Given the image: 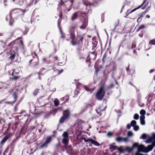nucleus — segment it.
I'll return each instance as SVG.
<instances>
[{
  "label": "nucleus",
  "instance_id": "52",
  "mask_svg": "<svg viewBox=\"0 0 155 155\" xmlns=\"http://www.w3.org/2000/svg\"><path fill=\"white\" fill-rule=\"evenodd\" d=\"M94 68L95 69V74L96 75H97V74L98 72V71L99 70V68L98 67H95L94 66Z\"/></svg>",
  "mask_w": 155,
  "mask_h": 155
},
{
  "label": "nucleus",
  "instance_id": "15",
  "mask_svg": "<svg viewBox=\"0 0 155 155\" xmlns=\"http://www.w3.org/2000/svg\"><path fill=\"white\" fill-rule=\"evenodd\" d=\"M144 15L145 14H143V12L138 15V17L137 19V22L139 23L141 22L142 20V18L144 16Z\"/></svg>",
  "mask_w": 155,
  "mask_h": 155
},
{
  "label": "nucleus",
  "instance_id": "17",
  "mask_svg": "<svg viewBox=\"0 0 155 155\" xmlns=\"http://www.w3.org/2000/svg\"><path fill=\"white\" fill-rule=\"evenodd\" d=\"M90 142L91 143L95 146H99L101 144L97 141L95 140L92 138L91 139Z\"/></svg>",
  "mask_w": 155,
  "mask_h": 155
},
{
  "label": "nucleus",
  "instance_id": "63",
  "mask_svg": "<svg viewBox=\"0 0 155 155\" xmlns=\"http://www.w3.org/2000/svg\"><path fill=\"white\" fill-rule=\"evenodd\" d=\"M113 135V133L110 132H108L107 133V135L108 137H111Z\"/></svg>",
  "mask_w": 155,
  "mask_h": 155
},
{
  "label": "nucleus",
  "instance_id": "42",
  "mask_svg": "<svg viewBox=\"0 0 155 155\" xmlns=\"http://www.w3.org/2000/svg\"><path fill=\"white\" fill-rule=\"evenodd\" d=\"M61 19H58V22H57L58 25V27L59 28V29H60V31H61V27H60V25L61 24Z\"/></svg>",
  "mask_w": 155,
  "mask_h": 155
},
{
  "label": "nucleus",
  "instance_id": "33",
  "mask_svg": "<svg viewBox=\"0 0 155 155\" xmlns=\"http://www.w3.org/2000/svg\"><path fill=\"white\" fill-rule=\"evenodd\" d=\"M54 104L55 106H58L59 104V101L57 99H55L54 101Z\"/></svg>",
  "mask_w": 155,
  "mask_h": 155
},
{
  "label": "nucleus",
  "instance_id": "16",
  "mask_svg": "<svg viewBox=\"0 0 155 155\" xmlns=\"http://www.w3.org/2000/svg\"><path fill=\"white\" fill-rule=\"evenodd\" d=\"M69 141L68 138H63L62 140V142L65 146L67 145Z\"/></svg>",
  "mask_w": 155,
  "mask_h": 155
},
{
  "label": "nucleus",
  "instance_id": "29",
  "mask_svg": "<svg viewBox=\"0 0 155 155\" xmlns=\"http://www.w3.org/2000/svg\"><path fill=\"white\" fill-rule=\"evenodd\" d=\"M84 122V121L82 120L78 119V120L76 121V124L77 125H80L83 123Z\"/></svg>",
  "mask_w": 155,
  "mask_h": 155
},
{
  "label": "nucleus",
  "instance_id": "53",
  "mask_svg": "<svg viewBox=\"0 0 155 155\" xmlns=\"http://www.w3.org/2000/svg\"><path fill=\"white\" fill-rule=\"evenodd\" d=\"M126 150L128 152H130L133 150V148H130L127 147H126Z\"/></svg>",
  "mask_w": 155,
  "mask_h": 155
},
{
  "label": "nucleus",
  "instance_id": "46",
  "mask_svg": "<svg viewBox=\"0 0 155 155\" xmlns=\"http://www.w3.org/2000/svg\"><path fill=\"white\" fill-rule=\"evenodd\" d=\"M39 89H37L35 90L33 92V94L34 96H36L38 94L39 92Z\"/></svg>",
  "mask_w": 155,
  "mask_h": 155
},
{
  "label": "nucleus",
  "instance_id": "51",
  "mask_svg": "<svg viewBox=\"0 0 155 155\" xmlns=\"http://www.w3.org/2000/svg\"><path fill=\"white\" fill-rule=\"evenodd\" d=\"M59 149L62 151H64L66 150V147L64 145V146H61Z\"/></svg>",
  "mask_w": 155,
  "mask_h": 155
},
{
  "label": "nucleus",
  "instance_id": "61",
  "mask_svg": "<svg viewBox=\"0 0 155 155\" xmlns=\"http://www.w3.org/2000/svg\"><path fill=\"white\" fill-rule=\"evenodd\" d=\"M114 87V84L113 83H111L107 87L108 89H110Z\"/></svg>",
  "mask_w": 155,
  "mask_h": 155
},
{
  "label": "nucleus",
  "instance_id": "40",
  "mask_svg": "<svg viewBox=\"0 0 155 155\" xmlns=\"http://www.w3.org/2000/svg\"><path fill=\"white\" fill-rule=\"evenodd\" d=\"M116 141L117 142H121L122 141V137H117L115 139Z\"/></svg>",
  "mask_w": 155,
  "mask_h": 155
},
{
  "label": "nucleus",
  "instance_id": "6",
  "mask_svg": "<svg viewBox=\"0 0 155 155\" xmlns=\"http://www.w3.org/2000/svg\"><path fill=\"white\" fill-rule=\"evenodd\" d=\"M78 27V25L77 23H74L71 24L69 28V32L70 36L75 34L74 30Z\"/></svg>",
  "mask_w": 155,
  "mask_h": 155
},
{
  "label": "nucleus",
  "instance_id": "10",
  "mask_svg": "<svg viewBox=\"0 0 155 155\" xmlns=\"http://www.w3.org/2000/svg\"><path fill=\"white\" fill-rule=\"evenodd\" d=\"M86 14L85 13H80L79 12H77L74 13L71 16V19L72 21H73L78 18V15L79 14Z\"/></svg>",
  "mask_w": 155,
  "mask_h": 155
},
{
  "label": "nucleus",
  "instance_id": "22",
  "mask_svg": "<svg viewBox=\"0 0 155 155\" xmlns=\"http://www.w3.org/2000/svg\"><path fill=\"white\" fill-rule=\"evenodd\" d=\"M145 118L144 116H140V123L142 125H144L145 124Z\"/></svg>",
  "mask_w": 155,
  "mask_h": 155
},
{
  "label": "nucleus",
  "instance_id": "30",
  "mask_svg": "<svg viewBox=\"0 0 155 155\" xmlns=\"http://www.w3.org/2000/svg\"><path fill=\"white\" fill-rule=\"evenodd\" d=\"M145 25H143V24L141 25L137 30L136 31L138 32L139 31H140V30L145 28Z\"/></svg>",
  "mask_w": 155,
  "mask_h": 155
},
{
  "label": "nucleus",
  "instance_id": "12",
  "mask_svg": "<svg viewBox=\"0 0 155 155\" xmlns=\"http://www.w3.org/2000/svg\"><path fill=\"white\" fill-rule=\"evenodd\" d=\"M11 71H12L11 75L13 77V80H17L19 78V77L17 76L18 72L15 71V70L13 69H12Z\"/></svg>",
  "mask_w": 155,
  "mask_h": 155
},
{
  "label": "nucleus",
  "instance_id": "57",
  "mask_svg": "<svg viewBox=\"0 0 155 155\" xmlns=\"http://www.w3.org/2000/svg\"><path fill=\"white\" fill-rule=\"evenodd\" d=\"M133 135V133L131 131H130L127 133V136L128 137L132 136Z\"/></svg>",
  "mask_w": 155,
  "mask_h": 155
},
{
  "label": "nucleus",
  "instance_id": "18",
  "mask_svg": "<svg viewBox=\"0 0 155 155\" xmlns=\"http://www.w3.org/2000/svg\"><path fill=\"white\" fill-rule=\"evenodd\" d=\"M12 96L13 97L14 100L13 102L15 103L16 102L18 98V93L16 92H14L12 94Z\"/></svg>",
  "mask_w": 155,
  "mask_h": 155
},
{
  "label": "nucleus",
  "instance_id": "58",
  "mask_svg": "<svg viewBox=\"0 0 155 155\" xmlns=\"http://www.w3.org/2000/svg\"><path fill=\"white\" fill-rule=\"evenodd\" d=\"M15 42L13 41H12L8 45V46L9 47H12L14 44Z\"/></svg>",
  "mask_w": 155,
  "mask_h": 155
},
{
  "label": "nucleus",
  "instance_id": "4",
  "mask_svg": "<svg viewBox=\"0 0 155 155\" xmlns=\"http://www.w3.org/2000/svg\"><path fill=\"white\" fill-rule=\"evenodd\" d=\"M71 111L69 109L63 111L62 115L59 120L60 124L63 123L65 121L68 120L70 117Z\"/></svg>",
  "mask_w": 155,
  "mask_h": 155
},
{
  "label": "nucleus",
  "instance_id": "44",
  "mask_svg": "<svg viewBox=\"0 0 155 155\" xmlns=\"http://www.w3.org/2000/svg\"><path fill=\"white\" fill-rule=\"evenodd\" d=\"M131 126L134 127L136 125L137 122L135 120H132L130 123Z\"/></svg>",
  "mask_w": 155,
  "mask_h": 155
},
{
  "label": "nucleus",
  "instance_id": "24",
  "mask_svg": "<svg viewBox=\"0 0 155 155\" xmlns=\"http://www.w3.org/2000/svg\"><path fill=\"white\" fill-rule=\"evenodd\" d=\"M54 71L57 72V74L55 75V76L60 74L64 71V70L63 69H61L60 71H59L57 69H54Z\"/></svg>",
  "mask_w": 155,
  "mask_h": 155
},
{
  "label": "nucleus",
  "instance_id": "43",
  "mask_svg": "<svg viewBox=\"0 0 155 155\" xmlns=\"http://www.w3.org/2000/svg\"><path fill=\"white\" fill-rule=\"evenodd\" d=\"M141 151L140 149V148H139V150L136 152L135 155H148V154H143L140 153V152Z\"/></svg>",
  "mask_w": 155,
  "mask_h": 155
},
{
  "label": "nucleus",
  "instance_id": "13",
  "mask_svg": "<svg viewBox=\"0 0 155 155\" xmlns=\"http://www.w3.org/2000/svg\"><path fill=\"white\" fill-rule=\"evenodd\" d=\"M147 0H144L141 5L138 6V8H141V9H145L147 6L148 5L149 3V2L148 1L146 3Z\"/></svg>",
  "mask_w": 155,
  "mask_h": 155
},
{
  "label": "nucleus",
  "instance_id": "59",
  "mask_svg": "<svg viewBox=\"0 0 155 155\" xmlns=\"http://www.w3.org/2000/svg\"><path fill=\"white\" fill-rule=\"evenodd\" d=\"M59 19H61V20L62 18V13L61 10L59 14Z\"/></svg>",
  "mask_w": 155,
  "mask_h": 155
},
{
  "label": "nucleus",
  "instance_id": "2",
  "mask_svg": "<svg viewBox=\"0 0 155 155\" xmlns=\"http://www.w3.org/2000/svg\"><path fill=\"white\" fill-rule=\"evenodd\" d=\"M105 85L104 84H101L95 94V97L99 101L102 100L105 94L104 88Z\"/></svg>",
  "mask_w": 155,
  "mask_h": 155
},
{
  "label": "nucleus",
  "instance_id": "56",
  "mask_svg": "<svg viewBox=\"0 0 155 155\" xmlns=\"http://www.w3.org/2000/svg\"><path fill=\"white\" fill-rule=\"evenodd\" d=\"M129 141V139L127 137L123 138L122 137V141L127 142Z\"/></svg>",
  "mask_w": 155,
  "mask_h": 155
},
{
  "label": "nucleus",
  "instance_id": "35",
  "mask_svg": "<svg viewBox=\"0 0 155 155\" xmlns=\"http://www.w3.org/2000/svg\"><path fill=\"white\" fill-rule=\"evenodd\" d=\"M19 104V103L18 102L15 106L14 109V112H16L17 111L18 106Z\"/></svg>",
  "mask_w": 155,
  "mask_h": 155
},
{
  "label": "nucleus",
  "instance_id": "36",
  "mask_svg": "<svg viewBox=\"0 0 155 155\" xmlns=\"http://www.w3.org/2000/svg\"><path fill=\"white\" fill-rule=\"evenodd\" d=\"M62 136L63 137V138H68V134L67 132H64Z\"/></svg>",
  "mask_w": 155,
  "mask_h": 155
},
{
  "label": "nucleus",
  "instance_id": "7",
  "mask_svg": "<svg viewBox=\"0 0 155 155\" xmlns=\"http://www.w3.org/2000/svg\"><path fill=\"white\" fill-rule=\"evenodd\" d=\"M10 56L8 57V59L11 60V62L12 63L15 62H17V60H15L16 56V53L14 50H11L8 53Z\"/></svg>",
  "mask_w": 155,
  "mask_h": 155
},
{
  "label": "nucleus",
  "instance_id": "5",
  "mask_svg": "<svg viewBox=\"0 0 155 155\" xmlns=\"http://www.w3.org/2000/svg\"><path fill=\"white\" fill-rule=\"evenodd\" d=\"M32 58L30 59L29 62V65L35 66L38 64L39 59L38 55L34 51L31 53Z\"/></svg>",
  "mask_w": 155,
  "mask_h": 155
},
{
  "label": "nucleus",
  "instance_id": "41",
  "mask_svg": "<svg viewBox=\"0 0 155 155\" xmlns=\"http://www.w3.org/2000/svg\"><path fill=\"white\" fill-rule=\"evenodd\" d=\"M65 146L66 147V150L70 151H71L72 150V148L71 145H68L66 146Z\"/></svg>",
  "mask_w": 155,
  "mask_h": 155
},
{
  "label": "nucleus",
  "instance_id": "62",
  "mask_svg": "<svg viewBox=\"0 0 155 155\" xmlns=\"http://www.w3.org/2000/svg\"><path fill=\"white\" fill-rule=\"evenodd\" d=\"M83 4L86 6H88V5H90L91 4L89 2H84L83 3Z\"/></svg>",
  "mask_w": 155,
  "mask_h": 155
},
{
  "label": "nucleus",
  "instance_id": "45",
  "mask_svg": "<svg viewBox=\"0 0 155 155\" xmlns=\"http://www.w3.org/2000/svg\"><path fill=\"white\" fill-rule=\"evenodd\" d=\"M140 114L141 115V116H144L146 114V111L142 109L140 111Z\"/></svg>",
  "mask_w": 155,
  "mask_h": 155
},
{
  "label": "nucleus",
  "instance_id": "38",
  "mask_svg": "<svg viewBox=\"0 0 155 155\" xmlns=\"http://www.w3.org/2000/svg\"><path fill=\"white\" fill-rule=\"evenodd\" d=\"M61 146L60 143L59 141L58 142V143L56 145L55 148L56 150H59V148H60Z\"/></svg>",
  "mask_w": 155,
  "mask_h": 155
},
{
  "label": "nucleus",
  "instance_id": "3",
  "mask_svg": "<svg viewBox=\"0 0 155 155\" xmlns=\"http://www.w3.org/2000/svg\"><path fill=\"white\" fill-rule=\"evenodd\" d=\"M97 53L95 52V50L92 52H89L87 58V59L85 61V63L89 67L92 66L91 64V59L95 60L97 56Z\"/></svg>",
  "mask_w": 155,
  "mask_h": 155
},
{
  "label": "nucleus",
  "instance_id": "60",
  "mask_svg": "<svg viewBox=\"0 0 155 155\" xmlns=\"http://www.w3.org/2000/svg\"><path fill=\"white\" fill-rule=\"evenodd\" d=\"M141 138H142L143 139H145L147 138V135L145 134H143L142 135Z\"/></svg>",
  "mask_w": 155,
  "mask_h": 155
},
{
  "label": "nucleus",
  "instance_id": "9",
  "mask_svg": "<svg viewBox=\"0 0 155 155\" xmlns=\"http://www.w3.org/2000/svg\"><path fill=\"white\" fill-rule=\"evenodd\" d=\"M28 10L26 9L21 10L20 9L16 8L12 9L10 10V15H11L13 14L20 13L21 12H23L24 13L26 12Z\"/></svg>",
  "mask_w": 155,
  "mask_h": 155
},
{
  "label": "nucleus",
  "instance_id": "32",
  "mask_svg": "<svg viewBox=\"0 0 155 155\" xmlns=\"http://www.w3.org/2000/svg\"><path fill=\"white\" fill-rule=\"evenodd\" d=\"M91 138H89L88 139H87L85 137H81L80 139V140H84V142H89L91 140Z\"/></svg>",
  "mask_w": 155,
  "mask_h": 155
},
{
  "label": "nucleus",
  "instance_id": "11",
  "mask_svg": "<svg viewBox=\"0 0 155 155\" xmlns=\"http://www.w3.org/2000/svg\"><path fill=\"white\" fill-rule=\"evenodd\" d=\"M12 136V134L10 133H9L6 135L2 139L0 142V144L1 145H3L6 141Z\"/></svg>",
  "mask_w": 155,
  "mask_h": 155
},
{
  "label": "nucleus",
  "instance_id": "48",
  "mask_svg": "<svg viewBox=\"0 0 155 155\" xmlns=\"http://www.w3.org/2000/svg\"><path fill=\"white\" fill-rule=\"evenodd\" d=\"M9 23V25L10 26H13L14 25V20L13 19L11 18L10 20Z\"/></svg>",
  "mask_w": 155,
  "mask_h": 155
},
{
  "label": "nucleus",
  "instance_id": "28",
  "mask_svg": "<svg viewBox=\"0 0 155 155\" xmlns=\"http://www.w3.org/2000/svg\"><path fill=\"white\" fill-rule=\"evenodd\" d=\"M84 88L88 92H90V93H92V92L94 90V88L91 89L86 86H85L84 87Z\"/></svg>",
  "mask_w": 155,
  "mask_h": 155
},
{
  "label": "nucleus",
  "instance_id": "50",
  "mask_svg": "<svg viewBox=\"0 0 155 155\" xmlns=\"http://www.w3.org/2000/svg\"><path fill=\"white\" fill-rule=\"evenodd\" d=\"M51 58H52L53 59V61H57L58 60L59 58L57 56H55L54 57H52V56H51Z\"/></svg>",
  "mask_w": 155,
  "mask_h": 155
},
{
  "label": "nucleus",
  "instance_id": "34",
  "mask_svg": "<svg viewBox=\"0 0 155 155\" xmlns=\"http://www.w3.org/2000/svg\"><path fill=\"white\" fill-rule=\"evenodd\" d=\"M149 44L150 45H155V39H152L149 42Z\"/></svg>",
  "mask_w": 155,
  "mask_h": 155
},
{
  "label": "nucleus",
  "instance_id": "49",
  "mask_svg": "<svg viewBox=\"0 0 155 155\" xmlns=\"http://www.w3.org/2000/svg\"><path fill=\"white\" fill-rule=\"evenodd\" d=\"M5 104H10L12 106H13V104H15V103L13 101H6L5 102Z\"/></svg>",
  "mask_w": 155,
  "mask_h": 155
},
{
  "label": "nucleus",
  "instance_id": "64",
  "mask_svg": "<svg viewBox=\"0 0 155 155\" xmlns=\"http://www.w3.org/2000/svg\"><path fill=\"white\" fill-rule=\"evenodd\" d=\"M117 150H119L120 152H123L124 151V150L121 147L118 148H118H117Z\"/></svg>",
  "mask_w": 155,
  "mask_h": 155
},
{
  "label": "nucleus",
  "instance_id": "39",
  "mask_svg": "<svg viewBox=\"0 0 155 155\" xmlns=\"http://www.w3.org/2000/svg\"><path fill=\"white\" fill-rule=\"evenodd\" d=\"M57 51V49L56 48H54L53 51L52 52V53L51 55H50L49 56V58H51V56H52V55L54 54Z\"/></svg>",
  "mask_w": 155,
  "mask_h": 155
},
{
  "label": "nucleus",
  "instance_id": "37",
  "mask_svg": "<svg viewBox=\"0 0 155 155\" xmlns=\"http://www.w3.org/2000/svg\"><path fill=\"white\" fill-rule=\"evenodd\" d=\"M48 144L47 143L45 142L40 147V148L42 149L44 147H48Z\"/></svg>",
  "mask_w": 155,
  "mask_h": 155
},
{
  "label": "nucleus",
  "instance_id": "20",
  "mask_svg": "<svg viewBox=\"0 0 155 155\" xmlns=\"http://www.w3.org/2000/svg\"><path fill=\"white\" fill-rule=\"evenodd\" d=\"M87 23L86 21H83L82 25L80 27V29H84L87 26Z\"/></svg>",
  "mask_w": 155,
  "mask_h": 155
},
{
  "label": "nucleus",
  "instance_id": "25",
  "mask_svg": "<svg viewBox=\"0 0 155 155\" xmlns=\"http://www.w3.org/2000/svg\"><path fill=\"white\" fill-rule=\"evenodd\" d=\"M118 147L117 146H114L112 144L110 145L109 149L112 150H117Z\"/></svg>",
  "mask_w": 155,
  "mask_h": 155
},
{
  "label": "nucleus",
  "instance_id": "8",
  "mask_svg": "<svg viewBox=\"0 0 155 155\" xmlns=\"http://www.w3.org/2000/svg\"><path fill=\"white\" fill-rule=\"evenodd\" d=\"M139 148L140 149L141 151L145 152L147 153L150 151H151L153 148V146L151 145H149L147 147H145L143 145H141Z\"/></svg>",
  "mask_w": 155,
  "mask_h": 155
},
{
  "label": "nucleus",
  "instance_id": "23",
  "mask_svg": "<svg viewBox=\"0 0 155 155\" xmlns=\"http://www.w3.org/2000/svg\"><path fill=\"white\" fill-rule=\"evenodd\" d=\"M18 122H16L14 124H13L12 127V129L14 130H15L17 129L18 126L19 124Z\"/></svg>",
  "mask_w": 155,
  "mask_h": 155
},
{
  "label": "nucleus",
  "instance_id": "19",
  "mask_svg": "<svg viewBox=\"0 0 155 155\" xmlns=\"http://www.w3.org/2000/svg\"><path fill=\"white\" fill-rule=\"evenodd\" d=\"M136 47V42L135 41H133L132 42L131 46L130 48L129 46H128L127 47V48L128 50H130V49H133Z\"/></svg>",
  "mask_w": 155,
  "mask_h": 155
},
{
  "label": "nucleus",
  "instance_id": "14",
  "mask_svg": "<svg viewBox=\"0 0 155 155\" xmlns=\"http://www.w3.org/2000/svg\"><path fill=\"white\" fill-rule=\"evenodd\" d=\"M140 8H138V6L137 8H136L132 10H131L130 9H128L127 10V11L125 13L126 16H125V17L126 18H127V16L129 15L130 14L132 13V12H134V11L137 10V9H139Z\"/></svg>",
  "mask_w": 155,
  "mask_h": 155
},
{
  "label": "nucleus",
  "instance_id": "31",
  "mask_svg": "<svg viewBox=\"0 0 155 155\" xmlns=\"http://www.w3.org/2000/svg\"><path fill=\"white\" fill-rule=\"evenodd\" d=\"M141 145H139L138 143H134L132 147L133 148H135V147H137L138 150H139V147H140Z\"/></svg>",
  "mask_w": 155,
  "mask_h": 155
},
{
  "label": "nucleus",
  "instance_id": "55",
  "mask_svg": "<svg viewBox=\"0 0 155 155\" xmlns=\"http://www.w3.org/2000/svg\"><path fill=\"white\" fill-rule=\"evenodd\" d=\"M134 118L135 120H138L139 118V116L138 114H134Z\"/></svg>",
  "mask_w": 155,
  "mask_h": 155
},
{
  "label": "nucleus",
  "instance_id": "26",
  "mask_svg": "<svg viewBox=\"0 0 155 155\" xmlns=\"http://www.w3.org/2000/svg\"><path fill=\"white\" fill-rule=\"evenodd\" d=\"M107 52H106L105 53L102 59V61L103 64H104L106 60V58L107 57Z\"/></svg>",
  "mask_w": 155,
  "mask_h": 155
},
{
  "label": "nucleus",
  "instance_id": "1",
  "mask_svg": "<svg viewBox=\"0 0 155 155\" xmlns=\"http://www.w3.org/2000/svg\"><path fill=\"white\" fill-rule=\"evenodd\" d=\"M71 39V44L74 46L77 45L78 49H81L83 45L84 36L83 35H78L76 37L75 34L70 36L69 38H67L66 40Z\"/></svg>",
  "mask_w": 155,
  "mask_h": 155
},
{
  "label": "nucleus",
  "instance_id": "27",
  "mask_svg": "<svg viewBox=\"0 0 155 155\" xmlns=\"http://www.w3.org/2000/svg\"><path fill=\"white\" fill-rule=\"evenodd\" d=\"M52 139L51 137V136L47 137L45 141L48 144L51 142Z\"/></svg>",
  "mask_w": 155,
  "mask_h": 155
},
{
  "label": "nucleus",
  "instance_id": "47",
  "mask_svg": "<svg viewBox=\"0 0 155 155\" xmlns=\"http://www.w3.org/2000/svg\"><path fill=\"white\" fill-rule=\"evenodd\" d=\"M150 7H151V5H150V6H148V7L143 12V14H145L147 13L150 10Z\"/></svg>",
  "mask_w": 155,
  "mask_h": 155
},
{
  "label": "nucleus",
  "instance_id": "21",
  "mask_svg": "<svg viewBox=\"0 0 155 155\" xmlns=\"http://www.w3.org/2000/svg\"><path fill=\"white\" fill-rule=\"evenodd\" d=\"M152 141L155 142V134L152 137L149 138L146 141V143H149Z\"/></svg>",
  "mask_w": 155,
  "mask_h": 155
},
{
  "label": "nucleus",
  "instance_id": "54",
  "mask_svg": "<svg viewBox=\"0 0 155 155\" xmlns=\"http://www.w3.org/2000/svg\"><path fill=\"white\" fill-rule=\"evenodd\" d=\"M133 127L134 130L135 131H138L139 129V127L138 125H136Z\"/></svg>",
  "mask_w": 155,
  "mask_h": 155
}]
</instances>
